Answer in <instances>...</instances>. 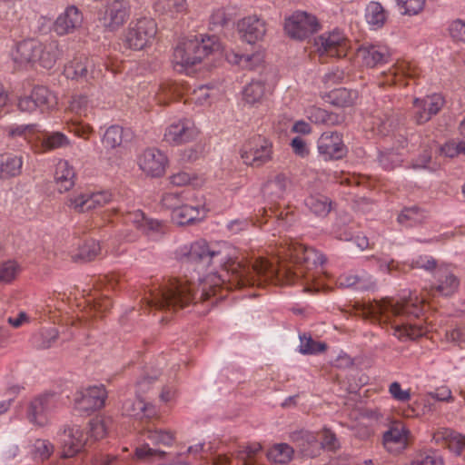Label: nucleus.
<instances>
[{
  "label": "nucleus",
  "mask_w": 465,
  "mask_h": 465,
  "mask_svg": "<svg viewBox=\"0 0 465 465\" xmlns=\"http://www.w3.org/2000/svg\"><path fill=\"white\" fill-rule=\"evenodd\" d=\"M156 420L152 419L140 428L139 433L143 444L135 450L138 459L164 460L169 453L163 450L161 447H171L175 441L174 432L158 428L155 424Z\"/></svg>",
  "instance_id": "nucleus-3"
},
{
  "label": "nucleus",
  "mask_w": 465,
  "mask_h": 465,
  "mask_svg": "<svg viewBox=\"0 0 465 465\" xmlns=\"http://www.w3.org/2000/svg\"><path fill=\"white\" fill-rule=\"evenodd\" d=\"M83 23V15L81 11L74 5H70L60 14L53 25L54 32L60 35L73 34L76 29L81 27Z\"/></svg>",
  "instance_id": "nucleus-17"
},
{
  "label": "nucleus",
  "mask_w": 465,
  "mask_h": 465,
  "mask_svg": "<svg viewBox=\"0 0 465 465\" xmlns=\"http://www.w3.org/2000/svg\"><path fill=\"white\" fill-rule=\"evenodd\" d=\"M378 162L383 169L392 170L401 162V158L393 150H388L379 153Z\"/></svg>",
  "instance_id": "nucleus-53"
},
{
  "label": "nucleus",
  "mask_w": 465,
  "mask_h": 465,
  "mask_svg": "<svg viewBox=\"0 0 465 465\" xmlns=\"http://www.w3.org/2000/svg\"><path fill=\"white\" fill-rule=\"evenodd\" d=\"M291 188V180L284 173H277L265 183L263 192L272 202L285 197Z\"/></svg>",
  "instance_id": "nucleus-25"
},
{
  "label": "nucleus",
  "mask_w": 465,
  "mask_h": 465,
  "mask_svg": "<svg viewBox=\"0 0 465 465\" xmlns=\"http://www.w3.org/2000/svg\"><path fill=\"white\" fill-rule=\"evenodd\" d=\"M133 138V133L120 125L108 127L103 136V143L106 148L114 149L124 142H129Z\"/></svg>",
  "instance_id": "nucleus-29"
},
{
  "label": "nucleus",
  "mask_w": 465,
  "mask_h": 465,
  "mask_svg": "<svg viewBox=\"0 0 465 465\" xmlns=\"http://www.w3.org/2000/svg\"><path fill=\"white\" fill-rule=\"evenodd\" d=\"M428 218V213L418 206L405 207L398 215L397 221L406 227L421 224Z\"/></svg>",
  "instance_id": "nucleus-35"
},
{
  "label": "nucleus",
  "mask_w": 465,
  "mask_h": 465,
  "mask_svg": "<svg viewBox=\"0 0 465 465\" xmlns=\"http://www.w3.org/2000/svg\"><path fill=\"white\" fill-rule=\"evenodd\" d=\"M242 39L248 44H254L263 38L266 34V23L257 15H250L242 19L238 24Z\"/></svg>",
  "instance_id": "nucleus-21"
},
{
  "label": "nucleus",
  "mask_w": 465,
  "mask_h": 465,
  "mask_svg": "<svg viewBox=\"0 0 465 465\" xmlns=\"http://www.w3.org/2000/svg\"><path fill=\"white\" fill-rule=\"evenodd\" d=\"M203 217V210L184 203L172 213L173 221L179 225L190 224L195 221L202 220Z\"/></svg>",
  "instance_id": "nucleus-33"
},
{
  "label": "nucleus",
  "mask_w": 465,
  "mask_h": 465,
  "mask_svg": "<svg viewBox=\"0 0 465 465\" xmlns=\"http://www.w3.org/2000/svg\"><path fill=\"white\" fill-rule=\"evenodd\" d=\"M440 153L453 158L460 153L465 154V142L451 140L440 148Z\"/></svg>",
  "instance_id": "nucleus-56"
},
{
  "label": "nucleus",
  "mask_w": 465,
  "mask_h": 465,
  "mask_svg": "<svg viewBox=\"0 0 465 465\" xmlns=\"http://www.w3.org/2000/svg\"><path fill=\"white\" fill-rule=\"evenodd\" d=\"M444 104V99L440 94H433L413 101V118L418 124L428 122L437 114Z\"/></svg>",
  "instance_id": "nucleus-13"
},
{
  "label": "nucleus",
  "mask_w": 465,
  "mask_h": 465,
  "mask_svg": "<svg viewBox=\"0 0 465 465\" xmlns=\"http://www.w3.org/2000/svg\"><path fill=\"white\" fill-rule=\"evenodd\" d=\"M23 157L12 153L0 154V180L15 177L21 173Z\"/></svg>",
  "instance_id": "nucleus-28"
},
{
  "label": "nucleus",
  "mask_w": 465,
  "mask_h": 465,
  "mask_svg": "<svg viewBox=\"0 0 465 465\" xmlns=\"http://www.w3.org/2000/svg\"><path fill=\"white\" fill-rule=\"evenodd\" d=\"M265 94V85L262 80H252L248 84L242 92L243 99L250 104L262 102Z\"/></svg>",
  "instance_id": "nucleus-41"
},
{
  "label": "nucleus",
  "mask_w": 465,
  "mask_h": 465,
  "mask_svg": "<svg viewBox=\"0 0 465 465\" xmlns=\"http://www.w3.org/2000/svg\"><path fill=\"white\" fill-rule=\"evenodd\" d=\"M123 412L139 420L141 428L152 419H159L155 407L137 395L135 400H127L124 402Z\"/></svg>",
  "instance_id": "nucleus-15"
},
{
  "label": "nucleus",
  "mask_w": 465,
  "mask_h": 465,
  "mask_svg": "<svg viewBox=\"0 0 465 465\" xmlns=\"http://www.w3.org/2000/svg\"><path fill=\"white\" fill-rule=\"evenodd\" d=\"M449 32L454 40L465 43V22L460 19L451 22Z\"/></svg>",
  "instance_id": "nucleus-64"
},
{
  "label": "nucleus",
  "mask_w": 465,
  "mask_h": 465,
  "mask_svg": "<svg viewBox=\"0 0 465 465\" xmlns=\"http://www.w3.org/2000/svg\"><path fill=\"white\" fill-rule=\"evenodd\" d=\"M37 140L41 142V146L44 150H54L70 144L67 136L61 132L38 133Z\"/></svg>",
  "instance_id": "nucleus-37"
},
{
  "label": "nucleus",
  "mask_w": 465,
  "mask_h": 465,
  "mask_svg": "<svg viewBox=\"0 0 465 465\" xmlns=\"http://www.w3.org/2000/svg\"><path fill=\"white\" fill-rule=\"evenodd\" d=\"M425 0H397V3L403 9L405 15H416L423 7Z\"/></svg>",
  "instance_id": "nucleus-59"
},
{
  "label": "nucleus",
  "mask_w": 465,
  "mask_h": 465,
  "mask_svg": "<svg viewBox=\"0 0 465 465\" xmlns=\"http://www.w3.org/2000/svg\"><path fill=\"white\" fill-rule=\"evenodd\" d=\"M100 244L94 239L86 240L78 249V252L73 256L75 262H90L99 255Z\"/></svg>",
  "instance_id": "nucleus-40"
},
{
  "label": "nucleus",
  "mask_w": 465,
  "mask_h": 465,
  "mask_svg": "<svg viewBox=\"0 0 465 465\" xmlns=\"http://www.w3.org/2000/svg\"><path fill=\"white\" fill-rule=\"evenodd\" d=\"M31 95L37 107L43 105H49L52 99V94L45 86H36L33 89Z\"/></svg>",
  "instance_id": "nucleus-58"
},
{
  "label": "nucleus",
  "mask_w": 465,
  "mask_h": 465,
  "mask_svg": "<svg viewBox=\"0 0 465 465\" xmlns=\"http://www.w3.org/2000/svg\"><path fill=\"white\" fill-rule=\"evenodd\" d=\"M124 222L126 223H133L136 228L146 233L151 231L159 232L162 227V223L159 221L147 219L140 210L127 212L124 214Z\"/></svg>",
  "instance_id": "nucleus-30"
},
{
  "label": "nucleus",
  "mask_w": 465,
  "mask_h": 465,
  "mask_svg": "<svg viewBox=\"0 0 465 465\" xmlns=\"http://www.w3.org/2000/svg\"><path fill=\"white\" fill-rule=\"evenodd\" d=\"M93 67L94 62L92 59L83 54H78L65 65L64 75L67 78L88 82L90 79H94L99 74V72L95 71Z\"/></svg>",
  "instance_id": "nucleus-18"
},
{
  "label": "nucleus",
  "mask_w": 465,
  "mask_h": 465,
  "mask_svg": "<svg viewBox=\"0 0 465 465\" xmlns=\"http://www.w3.org/2000/svg\"><path fill=\"white\" fill-rule=\"evenodd\" d=\"M305 206L318 217H325L332 209L331 200L322 194H311L304 200Z\"/></svg>",
  "instance_id": "nucleus-32"
},
{
  "label": "nucleus",
  "mask_w": 465,
  "mask_h": 465,
  "mask_svg": "<svg viewBox=\"0 0 465 465\" xmlns=\"http://www.w3.org/2000/svg\"><path fill=\"white\" fill-rule=\"evenodd\" d=\"M318 151L324 160H339L347 153V148L337 132H324L318 140Z\"/></svg>",
  "instance_id": "nucleus-14"
},
{
  "label": "nucleus",
  "mask_w": 465,
  "mask_h": 465,
  "mask_svg": "<svg viewBox=\"0 0 465 465\" xmlns=\"http://www.w3.org/2000/svg\"><path fill=\"white\" fill-rule=\"evenodd\" d=\"M345 75L346 74L342 69L333 67L323 75L322 81L328 87H331L333 84L341 83L345 78Z\"/></svg>",
  "instance_id": "nucleus-61"
},
{
  "label": "nucleus",
  "mask_w": 465,
  "mask_h": 465,
  "mask_svg": "<svg viewBox=\"0 0 465 465\" xmlns=\"http://www.w3.org/2000/svg\"><path fill=\"white\" fill-rule=\"evenodd\" d=\"M131 14V0H111L106 4L100 21L107 31L115 32L129 20Z\"/></svg>",
  "instance_id": "nucleus-8"
},
{
  "label": "nucleus",
  "mask_w": 465,
  "mask_h": 465,
  "mask_svg": "<svg viewBox=\"0 0 465 465\" xmlns=\"http://www.w3.org/2000/svg\"><path fill=\"white\" fill-rule=\"evenodd\" d=\"M107 392L104 385H94L76 393L74 398V409L81 415H88L90 412L104 406Z\"/></svg>",
  "instance_id": "nucleus-11"
},
{
  "label": "nucleus",
  "mask_w": 465,
  "mask_h": 465,
  "mask_svg": "<svg viewBox=\"0 0 465 465\" xmlns=\"http://www.w3.org/2000/svg\"><path fill=\"white\" fill-rule=\"evenodd\" d=\"M262 450L260 443H252L242 447L236 452L237 459L242 461V465H255L257 462V456Z\"/></svg>",
  "instance_id": "nucleus-47"
},
{
  "label": "nucleus",
  "mask_w": 465,
  "mask_h": 465,
  "mask_svg": "<svg viewBox=\"0 0 465 465\" xmlns=\"http://www.w3.org/2000/svg\"><path fill=\"white\" fill-rule=\"evenodd\" d=\"M9 134L11 136L23 137L28 143H32L35 139H37L38 132L36 131V125L27 124L11 128L9 131Z\"/></svg>",
  "instance_id": "nucleus-55"
},
{
  "label": "nucleus",
  "mask_w": 465,
  "mask_h": 465,
  "mask_svg": "<svg viewBox=\"0 0 465 465\" xmlns=\"http://www.w3.org/2000/svg\"><path fill=\"white\" fill-rule=\"evenodd\" d=\"M292 440L293 442L297 443V446L304 456L314 455L313 451L309 450V446L317 444V440L312 434L307 431L294 432L292 435Z\"/></svg>",
  "instance_id": "nucleus-49"
},
{
  "label": "nucleus",
  "mask_w": 465,
  "mask_h": 465,
  "mask_svg": "<svg viewBox=\"0 0 465 465\" xmlns=\"http://www.w3.org/2000/svg\"><path fill=\"white\" fill-rule=\"evenodd\" d=\"M74 171L66 161H60L55 167L54 179L58 186V190L66 192L74 184Z\"/></svg>",
  "instance_id": "nucleus-31"
},
{
  "label": "nucleus",
  "mask_w": 465,
  "mask_h": 465,
  "mask_svg": "<svg viewBox=\"0 0 465 465\" xmlns=\"http://www.w3.org/2000/svg\"><path fill=\"white\" fill-rule=\"evenodd\" d=\"M358 56L362 60L364 65L374 67L386 63L389 59V53L384 46L362 45L358 50Z\"/></svg>",
  "instance_id": "nucleus-27"
},
{
  "label": "nucleus",
  "mask_w": 465,
  "mask_h": 465,
  "mask_svg": "<svg viewBox=\"0 0 465 465\" xmlns=\"http://www.w3.org/2000/svg\"><path fill=\"white\" fill-rule=\"evenodd\" d=\"M197 135L193 123L189 119L180 120L170 124L164 133V140L169 143H187Z\"/></svg>",
  "instance_id": "nucleus-20"
},
{
  "label": "nucleus",
  "mask_w": 465,
  "mask_h": 465,
  "mask_svg": "<svg viewBox=\"0 0 465 465\" xmlns=\"http://www.w3.org/2000/svg\"><path fill=\"white\" fill-rule=\"evenodd\" d=\"M425 298L411 293L400 300L390 298L364 303L361 314L380 325L390 324L392 335L401 341H414L429 331L428 325L420 319Z\"/></svg>",
  "instance_id": "nucleus-2"
},
{
  "label": "nucleus",
  "mask_w": 465,
  "mask_h": 465,
  "mask_svg": "<svg viewBox=\"0 0 465 465\" xmlns=\"http://www.w3.org/2000/svg\"><path fill=\"white\" fill-rule=\"evenodd\" d=\"M301 345L300 351L302 354H316L326 350L327 345L324 342L316 341L311 336L303 334L300 336Z\"/></svg>",
  "instance_id": "nucleus-51"
},
{
  "label": "nucleus",
  "mask_w": 465,
  "mask_h": 465,
  "mask_svg": "<svg viewBox=\"0 0 465 465\" xmlns=\"http://www.w3.org/2000/svg\"><path fill=\"white\" fill-rule=\"evenodd\" d=\"M183 94V87L176 82L167 81L163 83L155 94L159 104H167L172 99L178 98Z\"/></svg>",
  "instance_id": "nucleus-38"
},
{
  "label": "nucleus",
  "mask_w": 465,
  "mask_h": 465,
  "mask_svg": "<svg viewBox=\"0 0 465 465\" xmlns=\"http://www.w3.org/2000/svg\"><path fill=\"white\" fill-rule=\"evenodd\" d=\"M226 59L230 64H237L242 69H253L262 59L260 54H240L237 53H229Z\"/></svg>",
  "instance_id": "nucleus-46"
},
{
  "label": "nucleus",
  "mask_w": 465,
  "mask_h": 465,
  "mask_svg": "<svg viewBox=\"0 0 465 465\" xmlns=\"http://www.w3.org/2000/svg\"><path fill=\"white\" fill-rule=\"evenodd\" d=\"M292 455L293 449L287 443L275 444L267 452V457L270 460L282 464L289 462Z\"/></svg>",
  "instance_id": "nucleus-44"
},
{
  "label": "nucleus",
  "mask_w": 465,
  "mask_h": 465,
  "mask_svg": "<svg viewBox=\"0 0 465 465\" xmlns=\"http://www.w3.org/2000/svg\"><path fill=\"white\" fill-rule=\"evenodd\" d=\"M183 279L171 278L151 289L143 300L146 306L156 310L175 312L196 300L211 303L225 298L223 292L255 284L271 282L275 285L300 283L307 292L324 290L325 274L321 265L324 255L312 247L292 242L285 258L277 264L263 258L253 262L228 260L221 250L211 246L204 240L184 246L179 252Z\"/></svg>",
  "instance_id": "nucleus-1"
},
{
  "label": "nucleus",
  "mask_w": 465,
  "mask_h": 465,
  "mask_svg": "<svg viewBox=\"0 0 465 465\" xmlns=\"http://www.w3.org/2000/svg\"><path fill=\"white\" fill-rule=\"evenodd\" d=\"M433 275L436 280L430 287L433 295L449 297L458 291L460 280L448 267L438 268Z\"/></svg>",
  "instance_id": "nucleus-16"
},
{
  "label": "nucleus",
  "mask_w": 465,
  "mask_h": 465,
  "mask_svg": "<svg viewBox=\"0 0 465 465\" xmlns=\"http://www.w3.org/2000/svg\"><path fill=\"white\" fill-rule=\"evenodd\" d=\"M112 423L110 418L95 417L89 422V432L84 433L79 426L67 427L64 430V449L62 456L69 458L81 451L88 440V437L95 440L103 439Z\"/></svg>",
  "instance_id": "nucleus-5"
},
{
  "label": "nucleus",
  "mask_w": 465,
  "mask_h": 465,
  "mask_svg": "<svg viewBox=\"0 0 465 465\" xmlns=\"http://www.w3.org/2000/svg\"><path fill=\"white\" fill-rule=\"evenodd\" d=\"M409 430L401 422L393 423L383 434V446L391 453H399L407 446Z\"/></svg>",
  "instance_id": "nucleus-23"
},
{
  "label": "nucleus",
  "mask_w": 465,
  "mask_h": 465,
  "mask_svg": "<svg viewBox=\"0 0 465 465\" xmlns=\"http://www.w3.org/2000/svg\"><path fill=\"white\" fill-rule=\"evenodd\" d=\"M58 338L55 328L42 329L32 337V344L37 349L50 348Z\"/></svg>",
  "instance_id": "nucleus-43"
},
{
  "label": "nucleus",
  "mask_w": 465,
  "mask_h": 465,
  "mask_svg": "<svg viewBox=\"0 0 465 465\" xmlns=\"http://www.w3.org/2000/svg\"><path fill=\"white\" fill-rule=\"evenodd\" d=\"M339 284L341 287L354 288L355 290L364 291L371 287V281L368 275H357L348 273L339 278Z\"/></svg>",
  "instance_id": "nucleus-42"
},
{
  "label": "nucleus",
  "mask_w": 465,
  "mask_h": 465,
  "mask_svg": "<svg viewBox=\"0 0 465 465\" xmlns=\"http://www.w3.org/2000/svg\"><path fill=\"white\" fill-rule=\"evenodd\" d=\"M58 396L55 393H44L32 399L26 410L28 420L37 426L48 421L50 413L57 407Z\"/></svg>",
  "instance_id": "nucleus-9"
},
{
  "label": "nucleus",
  "mask_w": 465,
  "mask_h": 465,
  "mask_svg": "<svg viewBox=\"0 0 465 465\" xmlns=\"http://www.w3.org/2000/svg\"><path fill=\"white\" fill-rule=\"evenodd\" d=\"M412 267L424 269L429 272L433 271L434 272L438 268H440V266H438L437 261L433 257L428 255L418 257L415 261H413Z\"/></svg>",
  "instance_id": "nucleus-60"
},
{
  "label": "nucleus",
  "mask_w": 465,
  "mask_h": 465,
  "mask_svg": "<svg viewBox=\"0 0 465 465\" xmlns=\"http://www.w3.org/2000/svg\"><path fill=\"white\" fill-rule=\"evenodd\" d=\"M138 163L147 175L160 177L164 173L167 157L161 151L149 148L143 153Z\"/></svg>",
  "instance_id": "nucleus-19"
},
{
  "label": "nucleus",
  "mask_w": 465,
  "mask_h": 465,
  "mask_svg": "<svg viewBox=\"0 0 465 465\" xmlns=\"http://www.w3.org/2000/svg\"><path fill=\"white\" fill-rule=\"evenodd\" d=\"M112 199V193L107 191L97 193H81L78 196L69 198V206L76 212L84 213L108 203Z\"/></svg>",
  "instance_id": "nucleus-22"
},
{
  "label": "nucleus",
  "mask_w": 465,
  "mask_h": 465,
  "mask_svg": "<svg viewBox=\"0 0 465 465\" xmlns=\"http://www.w3.org/2000/svg\"><path fill=\"white\" fill-rule=\"evenodd\" d=\"M162 203L164 207L173 210L179 209L183 204L182 192L165 193L162 197Z\"/></svg>",
  "instance_id": "nucleus-57"
},
{
  "label": "nucleus",
  "mask_w": 465,
  "mask_h": 465,
  "mask_svg": "<svg viewBox=\"0 0 465 465\" xmlns=\"http://www.w3.org/2000/svg\"><path fill=\"white\" fill-rule=\"evenodd\" d=\"M315 46L320 56L344 57L350 43L341 32L333 31L315 38Z\"/></svg>",
  "instance_id": "nucleus-12"
},
{
  "label": "nucleus",
  "mask_w": 465,
  "mask_h": 465,
  "mask_svg": "<svg viewBox=\"0 0 465 465\" xmlns=\"http://www.w3.org/2000/svg\"><path fill=\"white\" fill-rule=\"evenodd\" d=\"M157 34L156 22L151 17L133 20L124 33V45L133 50H142L151 45Z\"/></svg>",
  "instance_id": "nucleus-6"
},
{
  "label": "nucleus",
  "mask_w": 465,
  "mask_h": 465,
  "mask_svg": "<svg viewBox=\"0 0 465 465\" xmlns=\"http://www.w3.org/2000/svg\"><path fill=\"white\" fill-rule=\"evenodd\" d=\"M417 73L409 64L402 63L397 67L391 68L388 72H382L383 80L379 81L380 86L394 84L399 82V77H416Z\"/></svg>",
  "instance_id": "nucleus-36"
},
{
  "label": "nucleus",
  "mask_w": 465,
  "mask_h": 465,
  "mask_svg": "<svg viewBox=\"0 0 465 465\" xmlns=\"http://www.w3.org/2000/svg\"><path fill=\"white\" fill-rule=\"evenodd\" d=\"M180 42L173 51V63L181 67H191L205 56L218 52L221 44L216 35H200Z\"/></svg>",
  "instance_id": "nucleus-4"
},
{
  "label": "nucleus",
  "mask_w": 465,
  "mask_h": 465,
  "mask_svg": "<svg viewBox=\"0 0 465 465\" xmlns=\"http://www.w3.org/2000/svg\"><path fill=\"white\" fill-rule=\"evenodd\" d=\"M432 440L438 444H445L457 456L465 449V436L449 428H440L433 433Z\"/></svg>",
  "instance_id": "nucleus-24"
},
{
  "label": "nucleus",
  "mask_w": 465,
  "mask_h": 465,
  "mask_svg": "<svg viewBox=\"0 0 465 465\" xmlns=\"http://www.w3.org/2000/svg\"><path fill=\"white\" fill-rule=\"evenodd\" d=\"M40 52V42L35 39H27L19 42L13 52V59L15 63L23 64L35 63L37 54Z\"/></svg>",
  "instance_id": "nucleus-26"
},
{
  "label": "nucleus",
  "mask_w": 465,
  "mask_h": 465,
  "mask_svg": "<svg viewBox=\"0 0 465 465\" xmlns=\"http://www.w3.org/2000/svg\"><path fill=\"white\" fill-rule=\"evenodd\" d=\"M70 110L79 115H86L88 99L84 95H76L72 98L69 106Z\"/></svg>",
  "instance_id": "nucleus-62"
},
{
  "label": "nucleus",
  "mask_w": 465,
  "mask_h": 465,
  "mask_svg": "<svg viewBox=\"0 0 465 465\" xmlns=\"http://www.w3.org/2000/svg\"><path fill=\"white\" fill-rule=\"evenodd\" d=\"M365 17L369 25L375 28L383 26L387 15L382 5L378 2H371L365 11Z\"/></svg>",
  "instance_id": "nucleus-39"
},
{
  "label": "nucleus",
  "mask_w": 465,
  "mask_h": 465,
  "mask_svg": "<svg viewBox=\"0 0 465 465\" xmlns=\"http://www.w3.org/2000/svg\"><path fill=\"white\" fill-rule=\"evenodd\" d=\"M239 153L245 165L259 168L272 160V143L263 136L255 135L242 145Z\"/></svg>",
  "instance_id": "nucleus-7"
},
{
  "label": "nucleus",
  "mask_w": 465,
  "mask_h": 465,
  "mask_svg": "<svg viewBox=\"0 0 465 465\" xmlns=\"http://www.w3.org/2000/svg\"><path fill=\"white\" fill-rule=\"evenodd\" d=\"M20 271L15 261L9 260L0 263V283L11 282Z\"/></svg>",
  "instance_id": "nucleus-52"
},
{
  "label": "nucleus",
  "mask_w": 465,
  "mask_h": 465,
  "mask_svg": "<svg viewBox=\"0 0 465 465\" xmlns=\"http://www.w3.org/2000/svg\"><path fill=\"white\" fill-rule=\"evenodd\" d=\"M60 55L59 45L56 41H50L43 44L40 42V52L37 54L35 62H38L44 68H52Z\"/></svg>",
  "instance_id": "nucleus-34"
},
{
  "label": "nucleus",
  "mask_w": 465,
  "mask_h": 465,
  "mask_svg": "<svg viewBox=\"0 0 465 465\" xmlns=\"http://www.w3.org/2000/svg\"><path fill=\"white\" fill-rule=\"evenodd\" d=\"M153 8L160 14H173L182 13L186 8L185 0H155Z\"/></svg>",
  "instance_id": "nucleus-45"
},
{
  "label": "nucleus",
  "mask_w": 465,
  "mask_h": 465,
  "mask_svg": "<svg viewBox=\"0 0 465 465\" xmlns=\"http://www.w3.org/2000/svg\"><path fill=\"white\" fill-rule=\"evenodd\" d=\"M432 146H436L434 142H432L431 144L425 145L423 147L422 153H420L417 158L412 160L411 168L415 170L429 169L430 171L436 169V164H434L433 166L430 165L431 162Z\"/></svg>",
  "instance_id": "nucleus-50"
},
{
  "label": "nucleus",
  "mask_w": 465,
  "mask_h": 465,
  "mask_svg": "<svg viewBox=\"0 0 465 465\" xmlns=\"http://www.w3.org/2000/svg\"><path fill=\"white\" fill-rule=\"evenodd\" d=\"M53 445L45 440H37L35 443V452L42 460H47L53 453Z\"/></svg>",
  "instance_id": "nucleus-63"
},
{
  "label": "nucleus",
  "mask_w": 465,
  "mask_h": 465,
  "mask_svg": "<svg viewBox=\"0 0 465 465\" xmlns=\"http://www.w3.org/2000/svg\"><path fill=\"white\" fill-rule=\"evenodd\" d=\"M373 124L380 134L386 136L393 131L397 125V121L391 115L385 114L383 118L375 116Z\"/></svg>",
  "instance_id": "nucleus-54"
},
{
  "label": "nucleus",
  "mask_w": 465,
  "mask_h": 465,
  "mask_svg": "<svg viewBox=\"0 0 465 465\" xmlns=\"http://www.w3.org/2000/svg\"><path fill=\"white\" fill-rule=\"evenodd\" d=\"M263 213L266 216L272 217L279 226L286 227L294 222V213L290 211L289 208L284 207L283 209H273L270 208L269 211L263 209Z\"/></svg>",
  "instance_id": "nucleus-48"
},
{
  "label": "nucleus",
  "mask_w": 465,
  "mask_h": 465,
  "mask_svg": "<svg viewBox=\"0 0 465 465\" xmlns=\"http://www.w3.org/2000/svg\"><path fill=\"white\" fill-rule=\"evenodd\" d=\"M319 24L316 17L306 12L297 11L285 19L284 30L286 34L298 40L307 38L318 30Z\"/></svg>",
  "instance_id": "nucleus-10"
}]
</instances>
